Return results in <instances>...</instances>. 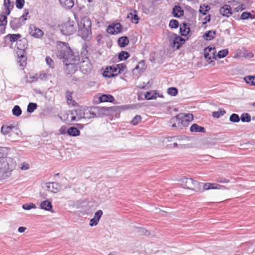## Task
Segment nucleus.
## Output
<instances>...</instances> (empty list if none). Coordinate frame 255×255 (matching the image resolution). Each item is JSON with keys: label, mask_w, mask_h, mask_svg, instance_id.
Listing matches in <instances>:
<instances>
[{"label": "nucleus", "mask_w": 255, "mask_h": 255, "mask_svg": "<svg viewBox=\"0 0 255 255\" xmlns=\"http://www.w3.org/2000/svg\"><path fill=\"white\" fill-rule=\"evenodd\" d=\"M64 46L57 52V56L60 59H63L64 62L74 63L78 64L80 60L79 53L73 52L70 47L68 46V43L60 42Z\"/></svg>", "instance_id": "obj_1"}, {"label": "nucleus", "mask_w": 255, "mask_h": 255, "mask_svg": "<svg viewBox=\"0 0 255 255\" xmlns=\"http://www.w3.org/2000/svg\"><path fill=\"white\" fill-rule=\"evenodd\" d=\"M16 167V162L11 157L4 156L0 160V180L9 177Z\"/></svg>", "instance_id": "obj_2"}, {"label": "nucleus", "mask_w": 255, "mask_h": 255, "mask_svg": "<svg viewBox=\"0 0 255 255\" xmlns=\"http://www.w3.org/2000/svg\"><path fill=\"white\" fill-rule=\"evenodd\" d=\"M1 132L11 141L16 140L21 135L18 124L16 123H8L3 125L1 128Z\"/></svg>", "instance_id": "obj_3"}, {"label": "nucleus", "mask_w": 255, "mask_h": 255, "mask_svg": "<svg viewBox=\"0 0 255 255\" xmlns=\"http://www.w3.org/2000/svg\"><path fill=\"white\" fill-rule=\"evenodd\" d=\"M78 35L84 40H89L92 35V22L89 17L87 16L83 17L78 24Z\"/></svg>", "instance_id": "obj_4"}, {"label": "nucleus", "mask_w": 255, "mask_h": 255, "mask_svg": "<svg viewBox=\"0 0 255 255\" xmlns=\"http://www.w3.org/2000/svg\"><path fill=\"white\" fill-rule=\"evenodd\" d=\"M125 69H126V65L124 63L107 66L104 71L103 75L107 78L114 77L124 71Z\"/></svg>", "instance_id": "obj_5"}, {"label": "nucleus", "mask_w": 255, "mask_h": 255, "mask_svg": "<svg viewBox=\"0 0 255 255\" xmlns=\"http://www.w3.org/2000/svg\"><path fill=\"white\" fill-rule=\"evenodd\" d=\"M108 109L105 108L104 107H91L87 111L84 112L82 115L79 114V119L82 118L92 119L98 118L103 115V111Z\"/></svg>", "instance_id": "obj_6"}, {"label": "nucleus", "mask_w": 255, "mask_h": 255, "mask_svg": "<svg viewBox=\"0 0 255 255\" xmlns=\"http://www.w3.org/2000/svg\"><path fill=\"white\" fill-rule=\"evenodd\" d=\"M181 182L184 188H186L195 191H199L201 188V183L191 178L184 177L181 179Z\"/></svg>", "instance_id": "obj_7"}, {"label": "nucleus", "mask_w": 255, "mask_h": 255, "mask_svg": "<svg viewBox=\"0 0 255 255\" xmlns=\"http://www.w3.org/2000/svg\"><path fill=\"white\" fill-rule=\"evenodd\" d=\"M60 30L61 33L65 35H70L76 31V25L73 20H69L61 24Z\"/></svg>", "instance_id": "obj_8"}, {"label": "nucleus", "mask_w": 255, "mask_h": 255, "mask_svg": "<svg viewBox=\"0 0 255 255\" xmlns=\"http://www.w3.org/2000/svg\"><path fill=\"white\" fill-rule=\"evenodd\" d=\"M80 70L84 74H87L91 72L92 69V65L88 57H85L79 61Z\"/></svg>", "instance_id": "obj_9"}, {"label": "nucleus", "mask_w": 255, "mask_h": 255, "mask_svg": "<svg viewBox=\"0 0 255 255\" xmlns=\"http://www.w3.org/2000/svg\"><path fill=\"white\" fill-rule=\"evenodd\" d=\"M122 25L120 23H113L109 25L107 28L108 33L111 34H117L122 32Z\"/></svg>", "instance_id": "obj_10"}, {"label": "nucleus", "mask_w": 255, "mask_h": 255, "mask_svg": "<svg viewBox=\"0 0 255 255\" xmlns=\"http://www.w3.org/2000/svg\"><path fill=\"white\" fill-rule=\"evenodd\" d=\"M29 30V34L35 38H41L44 34V32L42 30L36 27V26L33 24L30 25Z\"/></svg>", "instance_id": "obj_11"}, {"label": "nucleus", "mask_w": 255, "mask_h": 255, "mask_svg": "<svg viewBox=\"0 0 255 255\" xmlns=\"http://www.w3.org/2000/svg\"><path fill=\"white\" fill-rule=\"evenodd\" d=\"M47 190L52 193H57L61 189V186L57 182H48L46 184Z\"/></svg>", "instance_id": "obj_12"}, {"label": "nucleus", "mask_w": 255, "mask_h": 255, "mask_svg": "<svg viewBox=\"0 0 255 255\" xmlns=\"http://www.w3.org/2000/svg\"><path fill=\"white\" fill-rule=\"evenodd\" d=\"M65 64V71L67 74L74 73L77 70V63L64 62Z\"/></svg>", "instance_id": "obj_13"}, {"label": "nucleus", "mask_w": 255, "mask_h": 255, "mask_svg": "<svg viewBox=\"0 0 255 255\" xmlns=\"http://www.w3.org/2000/svg\"><path fill=\"white\" fill-rule=\"evenodd\" d=\"M183 116V114H180L176 116L175 117H173L170 120V123L173 124L172 125V127H178L181 128V125L182 123L181 121H182Z\"/></svg>", "instance_id": "obj_14"}, {"label": "nucleus", "mask_w": 255, "mask_h": 255, "mask_svg": "<svg viewBox=\"0 0 255 255\" xmlns=\"http://www.w3.org/2000/svg\"><path fill=\"white\" fill-rule=\"evenodd\" d=\"M16 47L18 50H20V51H19V53L22 52H25V50L27 47V39L26 38L19 39L17 41Z\"/></svg>", "instance_id": "obj_15"}, {"label": "nucleus", "mask_w": 255, "mask_h": 255, "mask_svg": "<svg viewBox=\"0 0 255 255\" xmlns=\"http://www.w3.org/2000/svg\"><path fill=\"white\" fill-rule=\"evenodd\" d=\"M103 215V211L101 210H98L97 211L94 215V217L90 220V225L91 227L96 226L99 221L100 220V218H101V216Z\"/></svg>", "instance_id": "obj_16"}, {"label": "nucleus", "mask_w": 255, "mask_h": 255, "mask_svg": "<svg viewBox=\"0 0 255 255\" xmlns=\"http://www.w3.org/2000/svg\"><path fill=\"white\" fill-rule=\"evenodd\" d=\"M21 18H14L10 22V25L11 28L13 30H17L22 25V21H21Z\"/></svg>", "instance_id": "obj_17"}, {"label": "nucleus", "mask_w": 255, "mask_h": 255, "mask_svg": "<svg viewBox=\"0 0 255 255\" xmlns=\"http://www.w3.org/2000/svg\"><path fill=\"white\" fill-rule=\"evenodd\" d=\"M7 24V17L6 15L0 14V34L5 32V26Z\"/></svg>", "instance_id": "obj_18"}, {"label": "nucleus", "mask_w": 255, "mask_h": 255, "mask_svg": "<svg viewBox=\"0 0 255 255\" xmlns=\"http://www.w3.org/2000/svg\"><path fill=\"white\" fill-rule=\"evenodd\" d=\"M220 13L223 16L229 17L232 13L231 6L228 4L224 5L220 9Z\"/></svg>", "instance_id": "obj_19"}, {"label": "nucleus", "mask_w": 255, "mask_h": 255, "mask_svg": "<svg viewBox=\"0 0 255 255\" xmlns=\"http://www.w3.org/2000/svg\"><path fill=\"white\" fill-rule=\"evenodd\" d=\"M172 13L175 17L179 18L184 14V10L179 5H175L173 7Z\"/></svg>", "instance_id": "obj_20"}, {"label": "nucleus", "mask_w": 255, "mask_h": 255, "mask_svg": "<svg viewBox=\"0 0 255 255\" xmlns=\"http://www.w3.org/2000/svg\"><path fill=\"white\" fill-rule=\"evenodd\" d=\"M25 52H22L21 53H17L19 58L18 62L19 64V66L23 68L26 64L27 57L25 56Z\"/></svg>", "instance_id": "obj_21"}, {"label": "nucleus", "mask_w": 255, "mask_h": 255, "mask_svg": "<svg viewBox=\"0 0 255 255\" xmlns=\"http://www.w3.org/2000/svg\"><path fill=\"white\" fill-rule=\"evenodd\" d=\"M100 102H113L115 100L114 97L110 94H103L99 98Z\"/></svg>", "instance_id": "obj_22"}, {"label": "nucleus", "mask_w": 255, "mask_h": 255, "mask_svg": "<svg viewBox=\"0 0 255 255\" xmlns=\"http://www.w3.org/2000/svg\"><path fill=\"white\" fill-rule=\"evenodd\" d=\"M190 130L191 132H194L205 133L206 132V129L204 127L200 126L196 124H194L191 126Z\"/></svg>", "instance_id": "obj_23"}, {"label": "nucleus", "mask_w": 255, "mask_h": 255, "mask_svg": "<svg viewBox=\"0 0 255 255\" xmlns=\"http://www.w3.org/2000/svg\"><path fill=\"white\" fill-rule=\"evenodd\" d=\"M61 5L67 9H71L74 4V0H59Z\"/></svg>", "instance_id": "obj_24"}, {"label": "nucleus", "mask_w": 255, "mask_h": 255, "mask_svg": "<svg viewBox=\"0 0 255 255\" xmlns=\"http://www.w3.org/2000/svg\"><path fill=\"white\" fill-rule=\"evenodd\" d=\"M190 28L188 26L187 24L183 22L182 25L180 27V33L182 36H186L190 32Z\"/></svg>", "instance_id": "obj_25"}, {"label": "nucleus", "mask_w": 255, "mask_h": 255, "mask_svg": "<svg viewBox=\"0 0 255 255\" xmlns=\"http://www.w3.org/2000/svg\"><path fill=\"white\" fill-rule=\"evenodd\" d=\"M67 133L72 136H76L80 134V130L76 127H70L67 130Z\"/></svg>", "instance_id": "obj_26"}, {"label": "nucleus", "mask_w": 255, "mask_h": 255, "mask_svg": "<svg viewBox=\"0 0 255 255\" xmlns=\"http://www.w3.org/2000/svg\"><path fill=\"white\" fill-rule=\"evenodd\" d=\"M40 208L46 211H50L52 208V205L50 201L45 200L40 204Z\"/></svg>", "instance_id": "obj_27"}, {"label": "nucleus", "mask_w": 255, "mask_h": 255, "mask_svg": "<svg viewBox=\"0 0 255 255\" xmlns=\"http://www.w3.org/2000/svg\"><path fill=\"white\" fill-rule=\"evenodd\" d=\"M118 42L121 47H125L129 43V39L127 36H122L119 38Z\"/></svg>", "instance_id": "obj_28"}, {"label": "nucleus", "mask_w": 255, "mask_h": 255, "mask_svg": "<svg viewBox=\"0 0 255 255\" xmlns=\"http://www.w3.org/2000/svg\"><path fill=\"white\" fill-rule=\"evenodd\" d=\"M215 34V31L209 30L204 33L203 37L207 40H211L214 38Z\"/></svg>", "instance_id": "obj_29"}, {"label": "nucleus", "mask_w": 255, "mask_h": 255, "mask_svg": "<svg viewBox=\"0 0 255 255\" xmlns=\"http://www.w3.org/2000/svg\"><path fill=\"white\" fill-rule=\"evenodd\" d=\"M7 37H9V40L11 42H17L19 38H21V35L18 33V34H8L7 35Z\"/></svg>", "instance_id": "obj_30"}, {"label": "nucleus", "mask_w": 255, "mask_h": 255, "mask_svg": "<svg viewBox=\"0 0 255 255\" xmlns=\"http://www.w3.org/2000/svg\"><path fill=\"white\" fill-rule=\"evenodd\" d=\"M105 108L109 109L105 110L103 111V115L105 114H107L108 113L111 114L114 112H117V111H119V107L116 106L105 107Z\"/></svg>", "instance_id": "obj_31"}, {"label": "nucleus", "mask_w": 255, "mask_h": 255, "mask_svg": "<svg viewBox=\"0 0 255 255\" xmlns=\"http://www.w3.org/2000/svg\"><path fill=\"white\" fill-rule=\"evenodd\" d=\"M157 93L154 91H148L145 94V98L146 100H153L156 98Z\"/></svg>", "instance_id": "obj_32"}, {"label": "nucleus", "mask_w": 255, "mask_h": 255, "mask_svg": "<svg viewBox=\"0 0 255 255\" xmlns=\"http://www.w3.org/2000/svg\"><path fill=\"white\" fill-rule=\"evenodd\" d=\"M210 9L209 5L204 4L200 6L199 12L203 15H206Z\"/></svg>", "instance_id": "obj_33"}, {"label": "nucleus", "mask_w": 255, "mask_h": 255, "mask_svg": "<svg viewBox=\"0 0 255 255\" xmlns=\"http://www.w3.org/2000/svg\"><path fill=\"white\" fill-rule=\"evenodd\" d=\"M127 17L130 18L131 22L133 23L137 24L138 22L139 18L138 15L136 14H133L132 12H130L128 14Z\"/></svg>", "instance_id": "obj_34"}, {"label": "nucleus", "mask_w": 255, "mask_h": 255, "mask_svg": "<svg viewBox=\"0 0 255 255\" xmlns=\"http://www.w3.org/2000/svg\"><path fill=\"white\" fill-rule=\"evenodd\" d=\"M129 57V54L127 51H122L119 53L118 57L120 61L125 60Z\"/></svg>", "instance_id": "obj_35"}, {"label": "nucleus", "mask_w": 255, "mask_h": 255, "mask_svg": "<svg viewBox=\"0 0 255 255\" xmlns=\"http://www.w3.org/2000/svg\"><path fill=\"white\" fill-rule=\"evenodd\" d=\"M146 68V66L145 64L144 61L141 60L138 63L133 70H139L140 71L143 72Z\"/></svg>", "instance_id": "obj_36"}, {"label": "nucleus", "mask_w": 255, "mask_h": 255, "mask_svg": "<svg viewBox=\"0 0 255 255\" xmlns=\"http://www.w3.org/2000/svg\"><path fill=\"white\" fill-rule=\"evenodd\" d=\"M12 113L14 116L19 117L21 115L22 111L19 106L15 105L12 110Z\"/></svg>", "instance_id": "obj_37"}, {"label": "nucleus", "mask_w": 255, "mask_h": 255, "mask_svg": "<svg viewBox=\"0 0 255 255\" xmlns=\"http://www.w3.org/2000/svg\"><path fill=\"white\" fill-rule=\"evenodd\" d=\"M246 82L250 85H255V76H248L244 78Z\"/></svg>", "instance_id": "obj_38"}, {"label": "nucleus", "mask_w": 255, "mask_h": 255, "mask_svg": "<svg viewBox=\"0 0 255 255\" xmlns=\"http://www.w3.org/2000/svg\"><path fill=\"white\" fill-rule=\"evenodd\" d=\"M226 114V111L223 109H219L217 112H214L212 113L213 117L216 118H219L221 116L224 115Z\"/></svg>", "instance_id": "obj_39"}, {"label": "nucleus", "mask_w": 255, "mask_h": 255, "mask_svg": "<svg viewBox=\"0 0 255 255\" xmlns=\"http://www.w3.org/2000/svg\"><path fill=\"white\" fill-rule=\"evenodd\" d=\"M240 119L242 122L249 123L251 120V117L248 113H244L241 115Z\"/></svg>", "instance_id": "obj_40"}, {"label": "nucleus", "mask_w": 255, "mask_h": 255, "mask_svg": "<svg viewBox=\"0 0 255 255\" xmlns=\"http://www.w3.org/2000/svg\"><path fill=\"white\" fill-rule=\"evenodd\" d=\"M37 108V104L35 103H29L27 106V111L28 113H32Z\"/></svg>", "instance_id": "obj_41"}, {"label": "nucleus", "mask_w": 255, "mask_h": 255, "mask_svg": "<svg viewBox=\"0 0 255 255\" xmlns=\"http://www.w3.org/2000/svg\"><path fill=\"white\" fill-rule=\"evenodd\" d=\"M249 18L251 19L255 18V16L251 14V12L248 11H245L242 13L241 16V19L243 20L248 19Z\"/></svg>", "instance_id": "obj_42"}, {"label": "nucleus", "mask_w": 255, "mask_h": 255, "mask_svg": "<svg viewBox=\"0 0 255 255\" xmlns=\"http://www.w3.org/2000/svg\"><path fill=\"white\" fill-rule=\"evenodd\" d=\"M72 94L73 93L72 92L67 91L66 93V97L68 104L74 105V103H75V102L74 100H73Z\"/></svg>", "instance_id": "obj_43"}, {"label": "nucleus", "mask_w": 255, "mask_h": 255, "mask_svg": "<svg viewBox=\"0 0 255 255\" xmlns=\"http://www.w3.org/2000/svg\"><path fill=\"white\" fill-rule=\"evenodd\" d=\"M229 53L228 49H224L220 50L218 53V57L219 58H222L226 57Z\"/></svg>", "instance_id": "obj_44"}, {"label": "nucleus", "mask_w": 255, "mask_h": 255, "mask_svg": "<svg viewBox=\"0 0 255 255\" xmlns=\"http://www.w3.org/2000/svg\"><path fill=\"white\" fill-rule=\"evenodd\" d=\"M178 89L175 87H170L167 90V93L169 95L175 96L178 94Z\"/></svg>", "instance_id": "obj_45"}, {"label": "nucleus", "mask_w": 255, "mask_h": 255, "mask_svg": "<svg viewBox=\"0 0 255 255\" xmlns=\"http://www.w3.org/2000/svg\"><path fill=\"white\" fill-rule=\"evenodd\" d=\"M230 121L233 123H238L240 121V118L238 114H233L230 117Z\"/></svg>", "instance_id": "obj_46"}, {"label": "nucleus", "mask_w": 255, "mask_h": 255, "mask_svg": "<svg viewBox=\"0 0 255 255\" xmlns=\"http://www.w3.org/2000/svg\"><path fill=\"white\" fill-rule=\"evenodd\" d=\"M172 44L173 46L176 47L177 49H179L182 46V43L180 42L179 41H178V39L176 36V34H175V37L173 40Z\"/></svg>", "instance_id": "obj_47"}, {"label": "nucleus", "mask_w": 255, "mask_h": 255, "mask_svg": "<svg viewBox=\"0 0 255 255\" xmlns=\"http://www.w3.org/2000/svg\"><path fill=\"white\" fill-rule=\"evenodd\" d=\"M204 51L211 52L213 55V58L216 59V56H215L216 51H215V48L214 47H210V46L207 47L204 49Z\"/></svg>", "instance_id": "obj_48"}, {"label": "nucleus", "mask_w": 255, "mask_h": 255, "mask_svg": "<svg viewBox=\"0 0 255 255\" xmlns=\"http://www.w3.org/2000/svg\"><path fill=\"white\" fill-rule=\"evenodd\" d=\"M7 148L0 146V160L4 156H7Z\"/></svg>", "instance_id": "obj_49"}, {"label": "nucleus", "mask_w": 255, "mask_h": 255, "mask_svg": "<svg viewBox=\"0 0 255 255\" xmlns=\"http://www.w3.org/2000/svg\"><path fill=\"white\" fill-rule=\"evenodd\" d=\"M169 26L172 28H176L179 26V22L176 19H172L169 22Z\"/></svg>", "instance_id": "obj_50"}, {"label": "nucleus", "mask_w": 255, "mask_h": 255, "mask_svg": "<svg viewBox=\"0 0 255 255\" xmlns=\"http://www.w3.org/2000/svg\"><path fill=\"white\" fill-rule=\"evenodd\" d=\"M141 117L139 115H136L132 119L130 123L132 125L135 126V125H137L138 124V123L141 121Z\"/></svg>", "instance_id": "obj_51"}, {"label": "nucleus", "mask_w": 255, "mask_h": 255, "mask_svg": "<svg viewBox=\"0 0 255 255\" xmlns=\"http://www.w3.org/2000/svg\"><path fill=\"white\" fill-rule=\"evenodd\" d=\"M36 207L35 204L33 203L25 204L22 205V208L24 210H30L32 208H36Z\"/></svg>", "instance_id": "obj_52"}, {"label": "nucleus", "mask_w": 255, "mask_h": 255, "mask_svg": "<svg viewBox=\"0 0 255 255\" xmlns=\"http://www.w3.org/2000/svg\"><path fill=\"white\" fill-rule=\"evenodd\" d=\"M71 116L70 117L71 121H74L77 120V119H76L77 117L78 120H79L78 119V117H79V116H78L79 114L77 113V111H71Z\"/></svg>", "instance_id": "obj_53"}, {"label": "nucleus", "mask_w": 255, "mask_h": 255, "mask_svg": "<svg viewBox=\"0 0 255 255\" xmlns=\"http://www.w3.org/2000/svg\"><path fill=\"white\" fill-rule=\"evenodd\" d=\"M88 52L87 49V48L86 47H83L81 51V59H82L83 58L84 59L85 57H88Z\"/></svg>", "instance_id": "obj_54"}, {"label": "nucleus", "mask_w": 255, "mask_h": 255, "mask_svg": "<svg viewBox=\"0 0 255 255\" xmlns=\"http://www.w3.org/2000/svg\"><path fill=\"white\" fill-rule=\"evenodd\" d=\"M47 64L51 68L54 67V63L53 60L49 57H47L45 59Z\"/></svg>", "instance_id": "obj_55"}, {"label": "nucleus", "mask_w": 255, "mask_h": 255, "mask_svg": "<svg viewBox=\"0 0 255 255\" xmlns=\"http://www.w3.org/2000/svg\"><path fill=\"white\" fill-rule=\"evenodd\" d=\"M24 0H16L15 5L17 8L21 9L24 4Z\"/></svg>", "instance_id": "obj_56"}, {"label": "nucleus", "mask_w": 255, "mask_h": 255, "mask_svg": "<svg viewBox=\"0 0 255 255\" xmlns=\"http://www.w3.org/2000/svg\"><path fill=\"white\" fill-rule=\"evenodd\" d=\"M182 118L183 119H185L186 120L188 121V122H191L193 120V116L192 114H183Z\"/></svg>", "instance_id": "obj_57"}, {"label": "nucleus", "mask_w": 255, "mask_h": 255, "mask_svg": "<svg viewBox=\"0 0 255 255\" xmlns=\"http://www.w3.org/2000/svg\"><path fill=\"white\" fill-rule=\"evenodd\" d=\"M216 181L221 183H228L230 180L224 177H220L217 178Z\"/></svg>", "instance_id": "obj_58"}, {"label": "nucleus", "mask_w": 255, "mask_h": 255, "mask_svg": "<svg viewBox=\"0 0 255 255\" xmlns=\"http://www.w3.org/2000/svg\"><path fill=\"white\" fill-rule=\"evenodd\" d=\"M28 14H29L28 9H25L24 13L21 17H19V18H21V20H22V22H24V21L27 20L26 17L28 15Z\"/></svg>", "instance_id": "obj_59"}, {"label": "nucleus", "mask_w": 255, "mask_h": 255, "mask_svg": "<svg viewBox=\"0 0 255 255\" xmlns=\"http://www.w3.org/2000/svg\"><path fill=\"white\" fill-rule=\"evenodd\" d=\"M204 57L206 59H208L209 63H211L212 62V59L213 58V56L212 57L210 56L209 52L204 51Z\"/></svg>", "instance_id": "obj_60"}, {"label": "nucleus", "mask_w": 255, "mask_h": 255, "mask_svg": "<svg viewBox=\"0 0 255 255\" xmlns=\"http://www.w3.org/2000/svg\"><path fill=\"white\" fill-rule=\"evenodd\" d=\"M67 129L66 126H63L60 128L59 129V132H60V134H64L67 133Z\"/></svg>", "instance_id": "obj_61"}, {"label": "nucleus", "mask_w": 255, "mask_h": 255, "mask_svg": "<svg viewBox=\"0 0 255 255\" xmlns=\"http://www.w3.org/2000/svg\"><path fill=\"white\" fill-rule=\"evenodd\" d=\"M10 0H4L3 5L5 8H10Z\"/></svg>", "instance_id": "obj_62"}, {"label": "nucleus", "mask_w": 255, "mask_h": 255, "mask_svg": "<svg viewBox=\"0 0 255 255\" xmlns=\"http://www.w3.org/2000/svg\"><path fill=\"white\" fill-rule=\"evenodd\" d=\"M215 186H213V189H224L225 187L216 183H215Z\"/></svg>", "instance_id": "obj_63"}, {"label": "nucleus", "mask_w": 255, "mask_h": 255, "mask_svg": "<svg viewBox=\"0 0 255 255\" xmlns=\"http://www.w3.org/2000/svg\"><path fill=\"white\" fill-rule=\"evenodd\" d=\"M181 122H182V123H181L180 128H181L182 127H185L187 126L188 125V123L189 122H188V121L184 119H182V121H181Z\"/></svg>", "instance_id": "obj_64"}]
</instances>
